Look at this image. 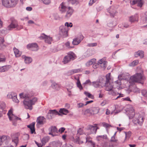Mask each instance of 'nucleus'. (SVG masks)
<instances>
[{
  "label": "nucleus",
  "instance_id": "obj_5",
  "mask_svg": "<svg viewBox=\"0 0 147 147\" xmlns=\"http://www.w3.org/2000/svg\"><path fill=\"white\" fill-rule=\"evenodd\" d=\"M3 5L7 7H14L16 2L15 0H2Z\"/></svg>",
  "mask_w": 147,
  "mask_h": 147
},
{
  "label": "nucleus",
  "instance_id": "obj_38",
  "mask_svg": "<svg viewBox=\"0 0 147 147\" xmlns=\"http://www.w3.org/2000/svg\"><path fill=\"white\" fill-rule=\"evenodd\" d=\"M59 112L60 113L64 115H66L69 113L68 111L64 108L61 109L59 110Z\"/></svg>",
  "mask_w": 147,
  "mask_h": 147
},
{
  "label": "nucleus",
  "instance_id": "obj_51",
  "mask_svg": "<svg viewBox=\"0 0 147 147\" xmlns=\"http://www.w3.org/2000/svg\"><path fill=\"white\" fill-rule=\"evenodd\" d=\"M13 112V109L12 108H11L8 111V112L7 113V115L8 116L9 118V117L11 116L13 114L12 113Z\"/></svg>",
  "mask_w": 147,
  "mask_h": 147
},
{
  "label": "nucleus",
  "instance_id": "obj_20",
  "mask_svg": "<svg viewBox=\"0 0 147 147\" xmlns=\"http://www.w3.org/2000/svg\"><path fill=\"white\" fill-rule=\"evenodd\" d=\"M82 71V69L80 68L75 69L69 71L67 74L68 75H71L76 73L80 72Z\"/></svg>",
  "mask_w": 147,
  "mask_h": 147
},
{
  "label": "nucleus",
  "instance_id": "obj_11",
  "mask_svg": "<svg viewBox=\"0 0 147 147\" xmlns=\"http://www.w3.org/2000/svg\"><path fill=\"white\" fill-rule=\"evenodd\" d=\"M105 57L101 59L98 61L99 66L103 69H105L107 67V62L106 61Z\"/></svg>",
  "mask_w": 147,
  "mask_h": 147
},
{
  "label": "nucleus",
  "instance_id": "obj_16",
  "mask_svg": "<svg viewBox=\"0 0 147 147\" xmlns=\"http://www.w3.org/2000/svg\"><path fill=\"white\" fill-rule=\"evenodd\" d=\"M48 116L49 115L48 117L49 119H52L53 115H60L58 112L55 110H50L48 113Z\"/></svg>",
  "mask_w": 147,
  "mask_h": 147
},
{
  "label": "nucleus",
  "instance_id": "obj_12",
  "mask_svg": "<svg viewBox=\"0 0 147 147\" xmlns=\"http://www.w3.org/2000/svg\"><path fill=\"white\" fill-rule=\"evenodd\" d=\"M18 26V23L17 21L15 20H12L11 24L7 27V30H11L13 28L17 27Z\"/></svg>",
  "mask_w": 147,
  "mask_h": 147
},
{
  "label": "nucleus",
  "instance_id": "obj_56",
  "mask_svg": "<svg viewBox=\"0 0 147 147\" xmlns=\"http://www.w3.org/2000/svg\"><path fill=\"white\" fill-rule=\"evenodd\" d=\"M99 66L98 61V63H94L92 66L93 67L94 69L97 68Z\"/></svg>",
  "mask_w": 147,
  "mask_h": 147
},
{
  "label": "nucleus",
  "instance_id": "obj_40",
  "mask_svg": "<svg viewBox=\"0 0 147 147\" xmlns=\"http://www.w3.org/2000/svg\"><path fill=\"white\" fill-rule=\"evenodd\" d=\"M77 87L80 89V90H81L83 89L82 87L79 78L77 80Z\"/></svg>",
  "mask_w": 147,
  "mask_h": 147
},
{
  "label": "nucleus",
  "instance_id": "obj_48",
  "mask_svg": "<svg viewBox=\"0 0 147 147\" xmlns=\"http://www.w3.org/2000/svg\"><path fill=\"white\" fill-rule=\"evenodd\" d=\"M23 138L24 140H27L29 138V136L28 134H25L23 135Z\"/></svg>",
  "mask_w": 147,
  "mask_h": 147
},
{
  "label": "nucleus",
  "instance_id": "obj_64",
  "mask_svg": "<svg viewBox=\"0 0 147 147\" xmlns=\"http://www.w3.org/2000/svg\"><path fill=\"white\" fill-rule=\"evenodd\" d=\"M64 147H73V146L69 144H65L64 145Z\"/></svg>",
  "mask_w": 147,
  "mask_h": 147
},
{
  "label": "nucleus",
  "instance_id": "obj_62",
  "mask_svg": "<svg viewBox=\"0 0 147 147\" xmlns=\"http://www.w3.org/2000/svg\"><path fill=\"white\" fill-rule=\"evenodd\" d=\"M65 130V128L64 127H62L59 129V131L61 133H62Z\"/></svg>",
  "mask_w": 147,
  "mask_h": 147
},
{
  "label": "nucleus",
  "instance_id": "obj_7",
  "mask_svg": "<svg viewBox=\"0 0 147 147\" xmlns=\"http://www.w3.org/2000/svg\"><path fill=\"white\" fill-rule=\"evenodd\" d=\"M59 34L63 37H66L67 36V27L64 26H61L59 28Z\"/></svg>",
  "mask_w": 147,
  "mask_h": 147
},
{
  "label": "nucleus",
  "instance_id": "obj_34",
  "mask_svg": "<svg viewBox=\"0 0 147 147\" xmlns=\"http://www.w3.org/2000/svg\"><path fill=\"white\" fill-rule=\"evenodd\" d=\"M86 142H89L90 143L92 147H95V144L94 142H92L91 140V138L90 137H87L86 138Z\"/></svg>",
  "mask_w": 147,
  "mask_h": 147
},
{
  "label": "nucleus",
  "instance_id": "obj_19",
  "mask_svg": "<svg viewBox=\"0 0 147 147\" xmlns=\"http://www.w3.org/2000/svg\"><path fill=\"white\" fill-rule=\"evenodd\" d=\"M108 11L110 13V15L113 17L117 12L116 8L113 6H111L108 9Z\"/></svg>",
  "mask_w": 147,
  "mask_h": 147
},
{
  "label": "nucleus",
  "instance_id": "obj_60",
  "mask_svg": "<svg viewBox=\"0 0 147 147\" xmlns=\"http://www.w3.org/2000/svg\"><path fill=\"white\" fill-rule=\"evenodd\" d=\"M84 105V104L82 103H79L77 104L78 107V108L82 107H83Z\"/></svg>",
  "mask_w": 147,
  "mask_h": 147
},
{
  "label": "nucleus",
  "instance_id": "obj_27",
  "mask_svg": "<svg viewBox=\"0 0 147 147\" xmlns=\"http://www.w3.org/2000/svg\"><path fill=\"white\" fill-rule=\"evenodd\" d=\"M134 55L135 57H137L140 56V58H142L144 56V52L143 51H139L135 53Z\"/></svg>",
  "mask_w": 147,
  "mask_h": 147
},
{
  "label": "nucleus",
  "instance_id": "obj_32",
  "mask_svg": "<svg viewBox=\"0 0 147 147\" xmlns=\"http://www.w3.org/2000/svg\"><path fill=\"white\" fill-rule=\"evenodd\" d=\"M51 19L55 20H59L60 19L59 16L57 13H53L51 15Z\"/></svg>",
  "mask_w": 147,
  "mask_h": 147
},
{
  "label": "nucleus",
  "instance_id": "obj_10",
  "mask_svg": "<svg viewBox=\"0 0 147 147\" xmlns=\"http://www.w3.org/2000/svg\"><path fill=\"white\" fill-rule=\"evenodd\" d=\"M49 130L50 131L49 134L52 135L53 136H54L57 135L58 130L55 126H51L49 129Z\"/></svg>",
  "mask_w": 147,
  "mask_h": 147
},
{
  "label": "nucleus",
  "instance_id": "obj_59",
  "mask_svg": "<svg viewBox=\"0 0 147 147\" xmlns=\"http://www.w3.org/2000/svg\"><path fill=\"white\" fill-rule=\"evenodd\" d=\"M142 93L144 96L147 97V92L146 90H142Z\"/></svg>",
  "mask_w": 147,
  "mask_h": 147
},
{
  "label": "nucleus",
  "instance_id": "obj_28",
  "mask_svg": "<svg viewBox=\"0 0 147 147\" xmlns=\"http://www.w3.org/2000/svg\"><path fill=\"white\" fill-rule=\"evenodd\" d=\"M11 67L10 65H6L0 67V72H4L7 71Z\"/></svg>",
  "mask_w": 147,
  "mask_h": 147
},
{
  "label": "nucleus",
  "instance_id": "obj_42",
  "mask_svg": "<svg viewBox=\"0 0 147 147\" xmlns=\"http://www.w3.org/2000/svg\"><path fill=\"white\" fill-rule=\"evenodd\" d=\"M125 140L128 139L131 136V132L129 131L128 132H125Z\"/></svg>",
  "mask_w": 147,
  "mask_h": 147
},
{
  "label": "nucleus",
  "instance_id": "obj_63",
  "mask_svg": "<svg viewBox=\"0 0 147 147\" xmlns=\"http://www.w3.org/2000/svg\"><path fill=\"white\" fill-rule=\"evenodd\" d=\"M0 46L1 47L2 49L5 48L7 46L6 45L3 44V43H2L0 44Z\"/></svg>",
  "mask_w": 147,
  "mask_h": 147
},
{
  "label": "nucleus",
  "instance_id": "obj_61",
  "mask_svg": "<svg viewBox=\"0 0 147 147\" xmlns=\"http://www.w3.org/2000/svg\"><path fill=\"white\" fill-rule=\"evenodd\" d=\"M116 134V133H115L114 134V135L111 138V142H115L116 141V140L115 139V135Z\"/></svg>",
  "mask_w": 147,
  "mask_h": 147
},
{
  "label": "nucleus",
  "instance_id": "obj_30",
  "mask_svg": "<svg viewBox=\"0 0 147 147\" xmlns=\"http://www.w3.org/2000/svg\"><path fill=\"white\" fill-rule=\"evenodd\" d=\"M51 87L53 89L56 90H58L60 89L59 85L55 82L52 83Z\"/></svg>",
  "mask_w": 147,
  "mask_h": 147
},
{
  "label": "nucleus",
  "instance_id": "obj_39",
  "mask_svg": "<svg viewBox=\"0 0 147 147\" xmlns=\"http://www.w3.org/2000/svg\"><path fill=\"white\" fill-rule=\"evenodd\" d=\"M107 138V136L106 135L98 136L96 137V139L98 141H100L103 139H106Z\"/></svg>",
  "mask_w": 147,
  "mask_h": 147
},
{
  "label": "nucleus",
  "instance_id": "obj_9",
  "mask_svg": "<svg viewBox=\"0 0 147 147\" xmlns=\"http://www.w3.org/2000/svg\"><path fill=\"white\" fill-rule=\"evenodd\" d=\"M84 38L82 34H80L76 38L73 39L72 44L74 45H77L83 40Z\"/></svg>",
  "mask_w": 147,
  "mask_h": 147
},
{
  "label": "nucleus",
  "instance_id": "obj_36",
  "mask_svg": "<svg viewBox=\"0 0 147 147\" xmlns=\"http://www.w3.org/2000/svg\"><path fill=\"white\" fill-rule=\"evenodd\" d=\"M9 118L10 120H12L13 121H15L16 120H20V118H18L14 115H12L11 116L9 117Z\"/></svg>",
  "mask_w": 147,
  "mask_h": 147
},
{
  "label": "nucleus",
  "instance_id": "obj_14",
  "mask_svg": "<svg viewBox=\"0 0 147 147\" xmlns=\"http://www.w3.org/2000/svg\"><path fill=\"white\" fill-rule=\"evenodd\" d=\"M99 110V109L98 107H93L86 110V111L87 113H90L92 114H94L97 113Z\"/></svg>",
  "mask_w": 147,
  "mask_h": 147
},
{
  "label": "nucleus",
  "instance_id": "obj_13",
  "mask_svg": "<svg viewBox=\"0 0 147 147\" xmlns=\"http://www.w3.org/2000/svg\"><path fill=\"white\" fill-rule=\"evenodd\" d=\"M27 47L32 51H37L38 49V46L36 43L29 44L27 45Z\"/></svg>",
  "mask_w": 147,
  "mask_h": 147
},
{
  "label": "nucleus",
  "instance_id": "obj_41",
  "mask_svg": "<svg viewBox=\"0 0 147 147\" xmlns=\"http://www.w3.org/2000/svg\"><path fill=\"white\" fill-rule=\"evenodd\" d=\"M15 93L13 92H11L9 93L7 95V97L9 98H11L15 95Z\"/></svg>",
  "mask_w": 147,
  "mask_h": 147
},
{
  "label": "nucleus",
  "instance_id": "obj_31",
  "mask_svg": "<svg viewBox=\"0 0 147 147\" xmlns=\"http://www.w3.org/2000/svg\"><path fill=\"white\" fill-rule=\"evenodd\" d=\"M13 50L16 57H19L21 56L22 54V53L18 49L15 47H14L13 49Z\"/></svg>",
  "mask_w": 147,
  "mask_h": 147
},
{
  "label": "nucleus",
  "instance_id": "obj_8",
  "mask_svg": "<svg viewBox=\"0 0 147 147\" xmlns=\"http://www.w3.org/2000/svg\"><path fill=\"white\" fill-rule=\"evenodd\" d=\"M96 124H94V125H89L87 127V129L90 131V134H96L97 130L98 127L97 126Z\"/></svg>",
  "mask_w": 147,
  "mask_h": 147
},
{
  "label": "nucleus",
  "instance_id": "obj_15",
  "mask_svg": "<svg viewBox=\"0 0 147 147\" xmlns=\"http://www.w3.org/2000/svg\"><path fill=\"white\" fill-rule=\"evenodd\" d=\"M45 118L43 116L38 117L36 120L37 125H42L46 122Z\"/></svg>",
  "mask_w": 147,
  "mask_h": 147
},
{
  "label": "nucleus",
  "instance_id": "obj_18",
  "mask_svg": "<svg viewBox=\"0 0 147 147\" xmlns=\"http://www.w3.org/2000/svg\"><path fill=\"white\" fill-rule=\"evenodd\" d=\"M11 139L9 137L3 136L2 137L0 136V145H1L2 142L4 141H6L5 143L6 144H7L8 142L10 141Z\"/></svg>",
  "mask_w": 147,
  "mask_h": 147
},
{
  "label": "nucleus",
  "instance_id": "obj_43",
  "mask_svg": "<svg viewBox=\"0 0 147 147\" xmlns=\"http://www.w3.org/2000/svg\"><path fill=\"white\" fill-rule=\"evenodd\" d=\"M139 63L138 60H135L129 64V66H134L137 65Z\"/></svg>",
  "mask_w": 147,
  "mask_h": 147
},
{
  "label": "nucleus",
  "instance_id": "obj_26",
  "mask_svg": "<svg viewBox=\"0 0 147 147\" xmlns=\"http://www.w3.org/2000/svg\"><path fill=\"white\" fill-rule=\"evenodd\" d=\"M35 123L33 122L30 125L27 126L29 128L30 130V132L32 134L34 133H35V129L34 128Z\"/></svg>",
  "mask_w": 147,
  "mask_h": 147
},
{
  "label": "nucleus",
  "instance_id": "obj_33",
  "mask_svg": "<svg viewBox=\"0 0 147 147\" xmlns=\"http://www.w3.org/2000/svg\"><path fill=\"white\" fill-rule=\"evenodd\" d=\"M49 138L48 136L45 137L41 140V142L42 145H45V144L48 142Z\"/></svg>",
  "mask_w": 147,
  "mask_h": 147
},
{
  "label": "nucleus",
  "instance_id": "obj_29",
  "mask_svg": "<svg viewBox=\"0 0 147 147\" xmlns=\"http://www.w3.org/2000/svg\"><path fill=\"white\" fill-rule=\"evenodd\" d=\"M105 90L107 91H111L112 90L113 86L110 83H105Z\"/></svg>",
  "mask_w": 147,
  "mask_h": 147
},
{
  "label": "nucleus",
  "instance_id": "obj_46",
  "mask_svg": "<svg viewBox=\"0 0 147 147\" xmlns=\"http://www.w3.org/2000/svg\"><path fill=\"white\" fill-rule=\"evenodd\" d=\"M92 83L93 86L96 88L100 86L99 83L98 81L93 82Z\"/></svg>",
  "mask_w": 147,
  "mask_h": 147
},
{
  "label": "nucleus",
  "instance_id": "obj_57",
  "mask_svg": "<svg viewBox=\"0 0 147 147\" xmlns=\"http://www.w3.org/2000/svg\"><path fill=\"white\" fill-rule=\"evenodd\" d=\"M5 107V104L4 102L1 103L0 105V109H3Z\"/></svg>",
  "mask_w": 147,
  "mask_h": 147
},
{
  "label": "nucleus",
  "instance_id": "obj_44",
  "mask_svg": "<svg viewBox=\"0 0 147 147\" xmlns=\"http://www.w3.org/2000/svg\"><path fill=\"white\" fill-rule=\"evenodd\" d=\"M12 99L13 102L16 103H18L19 102V100L17 98V95L16 94H15V95L13 96Z\"/></svg>",
  "mask_w": 147,
  "mask_h": 147
},
{
  "label": "nucleus",
  "instance_id": "obj_4",
  "mask_svg": "<svg viewBox=\"0 0 147 147\" xmlns=\"http://www.w3.org/2000/svg\"><path fill=\"white\" fill-rule=\"evenodd\" d=\"M76 57L75 54L73 52H69L63 59L64 63H66L71 61L74 60Z\"/></svg>",
  "mask_w": 147,
  "mask_h": 147
},
{
  "label": "nucleus",
  "instance_id": "obj_37",
  "mask_svg": "<svg viewBox=\"0 0 147 147\" xmlns=\"http://www.w3.org/2000/svg\"><path fill=\"white\" fill-rule=\"evenodd\" d=\"M52 41V38L49 36H47L45 40V41L46 42L48 43L49 44H51Z\"/></svg>",
  "mask_w": 147,
  "mask_h": 147
},
{
  "label": "nucleus",
  "instance_id": "obj_2",
  "mask_svg": "<svg viewBox=\"0 0 147 147\" xmlns=\"http://www.w3.org/2000/svg\"><path fill=\"white\" fill-rule=\"evenodd\" d=\"M127 112L128 114V115L129 119H133L132 122L135 125L140 126H141L142 125L144 120V117L140 116L138 114L135 115L133 109L129 111V113L128 112Z\"/></svg>",
  "mask_w": 147,
  "mask_h": 147
},
{
  "label": "nucleus",
  "instance_id": "obj_50",
  "mask_svg": "<svg viewBox=\"0 0 147 147\" xmlns=\"http://www.w3.org/2000/svg\"><path fill=\"white\" fill-rule=\"evenodd\" d=\"M47 36L45 34H42L39 37V38L40 39H45V40L46 38L47 37Z\"/></svg>",
  "mask_w": 147,
  "mask_h": 147
},
{
  "label": "nucleus",
  "instance_id": "obj_17",
  "mask_svg": "<svg viewBox=\"0 0 147 147\" xmlns=\"http://www.w3.org/2000/svg\"><path fill=\"white\" fill-rule=\"evenodd\" d=\"M20 135V134L18 132L16 134H11V137L12 139V141L14 142L16 144L18 142V137Z\"/></svg>",
  "mask_w": 147,
  "mask_h": 147
},
{
  "label": "nucleus",
  "instance_id": "obj_1",
  "mask_svg": "<svg viewBox=\"0 0 147 147\" xmlns=\"http://www.w3.org/2000/svg\"><path fill=\"white\" fill-rule=\"evenodd\" d=\"M19 95L21 98H25L23 101V104L25 108L27 109L32 110L33 108L32 105H34L37 101V98L34 97L32 99H29L28 94L24 93H21Z\"/></svg>",
  "mask_w": 147,
  "mask_h": 147
},
{
  "label": "nucleus",
  "instance_id": "obj_3",
  "mask_svg": "<svg viewBox=\"0 0 147 147\" xmlns=\"http://www.w3.org/2000/svg\"><path fill=\"white\" fill-rule=\"evenodd\" d=\"M145 80V78L142 74L141 73H137L130 77L129 82L131 84L138 82L142 84Z\"/></svg>",
  "mask_w": 147,
  "mask_h": 147
},
{
  "label": "nucleus",
  "instance_id": "obj_47",
  "mask_svg": "<svg viewBox=\"0 0 147 147\" xmlns=\"http://www.w3.org/2000/svg\"><path fill=\"white\" fill-rule=\"evenodd\" d=\"M110 74H107L106 76V80L105 83H110L109 81L110 80Z\"/></svg>",
  "mask_w": 147,
  "mask_h": 147
},
{
  "label": "nucleus",
  "instance_id": "obj_25",
  "mask_svg": "<svg viewBox=\"0 0 147 147\" xmlns=\"http://www.w3.org/2000/svg\"><path fill=\"white\" fill-rule=\"evenodd\" d=\"M22 58L24 59L25 63L26 64H29L32 61V59L31 58L24 55L22 56Z\"/></svg>",
  "mask_w": 147,
  "mask_h": 147
},
{
  "label": "nucleus",
  "instance_id": "obj_53",
  "mask_svg": "<svg viewBox=\"0 0 147 147\" xmlns=\"http://www.w3.org/2000/svg\"><path fill=\"white\" fill-rule=\"evenodd\" d=\"M97 45V43L96 42L94 43H89L87 45V46L89 47H95Z\"/></svg>",
  "mask_w": 147,
  "mask_h": 147
},
{
  "label": "nucleus",
  "instance_id": "obj_54",
  "mask_svg": "<svg viewBox=\"0 0 147 147\" xmlns=\"http://www.w3.org/2000/svg\"><path fill=\"white\" fill-rule=\"evenodd\" d=\"M83 133V129L82 128H80L78 130L77 134L79 135L82 134Z\"/></svg>",
  "mask_w": 147,
  "mask_h": 147
},
{
  "label": "nucleus",
  "instance_id": "obj_45",
  "mask_svg": "<svg viewBox=\"0 0 147 147\" xmlns=\"http://www.w3.org/2000/svg\"><path fill=\"white\" fill-rule=\"evenodd\" d=\"M132 91L134 92H140V89L136 86H134L132 88Z\"/></svg>",
  "mask_w": 147,
  "mask_h": 147
},
{
  "label": "nucleus",
  "instance_id": "obj_21",
  "mask_svg": "<svg viewBox=\"0 0 147 147\" xmlns=\"http://www.w3.org/2000/svg\"><path fill=\"white\" fill-rule=\"evenodd\" d=\"M68 7H66L63 3H62L59 7V10L62 13L65 12V11L68 10Z\"/></svg>",
  "mask_w": 147,
  "mask_h": 147
},
{
  "label": "nucleus",
  "instance_id": "obj_23",
  "mask_svg": "<svg viewBox=\"0 0 147 147\" xmlns=\"http://www.w3.org/2000/svg\"><path fill=\"white\" fill-rule=\"evenodd\" d=\"M66 11H67L65 17L66 18H68L72 15L73 12L74 10L71 7H69L68 10H67Z\"/></svg>",
  "mask_w": 147,
  "mask_h": 147
},
{
  "label": "nucleus",
  "instance_id": "obj_55",
  "mask_svg": "<svg viewBox=\"0 0 147 147\" xmlns=\"http://www.w3.org/2000/svg\"><path fill=\"white\" fill-rule=\"evenodd\" d=\"M69 2L72 4H77L78 2V0H69Z\"/></svg>",
  "mask_w": 147,
  "mask_h": 147
},
{
  "label": "nucleus",
  "instance_id": "obj_52",
  "mask_svg": "<svg viewBox=\"0 0 147 147\" xmlns=\"http://www.w3.org/2000/svg\"><path fill=\"white\" fill-rule=\"evenodd\" d=\"M43 3L46 5L49 4L51 3L50 0H41Z\"/></svg>",
  "mask_w": 147,
  "mask_h": 147
},
{
  "label": "nucleus",
  "instance_id": "obj_22",
  "mask_svg": "<svg viewBox=\"0 0 147 147\" xmlns=\"http://www.w3.org/2000/svg\"><path fill=\"white\" fill-rule=\"evenodd\" d=\"M138 16L137 14L132 16L129 17V21L131 23L138 21Z\"/></svg>",
  "mask_w": 147,
  "mask_h": 147
},
{
  "label": "nucleus",
  "instance_id": "obj_49",
  "mask_svg": "<svg viewBox=\"0 0 147 147\" xmlns=\"http://www.w3.org/2000/svg\"><path fill=\"white\" fill-rule=\"evenodd\" d=\"M65 45L68 48H71L74 47L70 45V43L69 41H67L65 43Z\"/></svg>",
  "mask_w": 147,
  "mask_h": 147
},
{
  "label": "nucleus",
  "instance_id": "obj_6",
  "mask_svg": "<svg viewBox=\"0 0 147 147\" xmlns=\"http://www.w3.org/2000/svg\"><path fill=\"white\" fill-rule=\"evenodd\" d=\"M123 74H121L119 76L118 78L119 79L114 82L113 83V87L114 88H117L119 90H120L121 88V80H126V78L125 79L123 78Z\"/></svg>",
  "mask_w": 147,
  "mask_h": 147
},
{
  "label": "nucleus",
  "instance_id": "obj_58",
  "mask_svg": "<svg viewBox=\"0 0 147 147\" xmlns=\"http://www.w3.org/2000/svg\"><path fill=\"white\" fill-rule=\"evenodd\" d=\"M102 125H103V126L106 128L108 127L109 126H111L110 125L105 122L102 123Z\"/></svg>",
  "mask_w": 147,
  "mask_h": 147
},
{
  "label": "nucleus",
  "instance_id": "obj_24",
  "mask_svg": "<svg viewBox=\"0 0 147 147\" xmlns=\"http://www.w3.org/2000/svg\"><path fill=\"white\" fill-rule=\"evenodd\" d=\"M143 3L142 0H134L132 1V4L133 5L137 4V5L140 7H141Z\"/></svg>",
  "mask_w": 147,
  "mask_h": 147
},
{
  "label": "nucleus",
  "instance_id": "obj_35",
  "mask_svg": "<svg viewBox=\"0 0 147 147\" xmlns=\"http://www.w3.org/2000/svg\"><path fill=\"white\" fill-rule=\"evenodd\" d=\"M96 59H92L90 60H89L86 63V65L87 66H89L93 64L95 62Z\"/></svg>",
  "mask_w": 147,
  "mask_h": 147
}]
</instances>
